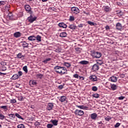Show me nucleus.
Masks as SVG:
<instances>
[{
	"label": "nucleus",
	"instance_id": "f257e3e1",
	"mask_svg": "<svg viewBox=\"0 0 128 128\" xmlns=\"http://www.w3.org/2000/svg\"><path fill=\"white\" fill-rule=\"evenodd\" d=\"M54 70L56 72L59 74L60 76H62V74H68V70H66V67H62L57 66L54 68Z\"/></svg>",
	"mask_w": 128,
	"mask_h": 128
},
{
	"label": "nucleus",
	"instance_id": "f03ea898",
	"mask_svg": "<svg viewBox=\"0 0 128 128\" xmlns=\"http://www.w3.org/2000/svg\"><path fill=\"white\" fill-rule=\"evenodd\" d=\"M91 56L94 58H100L102 56V53L96 51H93L91 53Z\"/></svg>",
	"mask_w": 128,
	"mask_h": 128
},
{
	"label": "nucleus",
	"instance_id": "7ed1b4c3",
	"mask_svg": "<svg viewBox=\"0 0 128 128\" xmlns=\"http://www.w3.org/2000/svg\"><path fill=\"white\" fill-rule=\"evenodd\" d=\"M71 12L72 14H78L80 13V9L74 6L71 8Z\"/></svg>",
	"mask_w": 128,
	"mask_h": 128
},
{
	"label": "nucleus",
	"instance_id": "20e7f679",
	"mask_svg": "<svg viewBox=\"0 0 128 128\" xmlns=\"http://www.w3.org/2000/svg\"><path fill=\"white\" fill-rule=\"evenodd\" d=\"M74 114L76 116H84V110H76L74 112Z\"/></svg>",
	"mask_w": 128,
	"mask_h": 128
},
{
	"label": "nucleus",
	"instance_id": "39448f33",
	"mask_svg": "<svg viewBox=\"0 0 128 128\" xmlns=\"http://www.w3.org/2000/svg\"><path fill=\"white\" fill-rule=\"evenodd\" d=\"M28 20L29 22H30L32 24L34 21L36 20V17H34L32 15H30V16L28 17Z\"/></svg>",
	"mask_w": 128,
	"mask_h": 128
},
{
	"label": "nucleus",
	"instance_id": "423d86ee",
	"mask_svg": "<svg viewBox=\"0 0 128 128\" xmlns=\"http://www.w3.org/2000/svg\"><path fill=\"white\" fill-rule=\"evenodd\" d=\"M24 8L27 12H28L29 14H32V11L30 6V5H26Z\"/></svg>",
	"mask_w": 128,
	"mask_h": 128
},
{
	"label": "nucleus",
	"instance_id": "0eeeda50",
	"mask_svg": "<svg viewBox=\"0 0 128 128\" xmlns=\"http://www.w3.org/2000/svg\"><path fill=\"white\" fill-rule=\"evenodd\" d=\"M100 68V66H98V64H94L92 68V70H94V72H96V70H98Z\"/></svg>",
	"mask_w": 128,
	"mask_h": 128
},
{
	"label": "nucleus",
	"instance_id": "6e6552de",
	"mask_svg": "<svg viewBox=\"0 0 128 128\" xmlns=\"http://www.w3.org/2000/svg\"><path fill=\"white\" fill-rule=\"evenodd\" d=\"M53 108H54V104L48 103L46 108V110H52Z\"/></svg>",
	"mask_w": 128,
	"mask_h": 128
},
{
	"label": "nucleus",
	"instance_id": "1a4fd4ad",
	"mask_svg": "<svg viewBox=\"0 0 128 128\" xmlns=\"http://www.w3.org/2000/svg\"><path fill=\"white\" fill-rule=\"evenodd\" d=\"M89 80H92V82H96L98 78H96V76L92 75L89 77Z\"/></svg>",
	"mask_w": 128,
	"mask_h": 128
},
{
	"label": "nucleus",
	"instance_id": "9d476101",
	"mask_svg": "<svg viewBox=\"0 0 128 128\" xmlns=\"http://www.w3.org/2000/svg\"><path fill=\"white\" fill-rule=\"evenodd\" d=\"M96 118H98V114H96V113H93L91 114L90 118H92V120H96Z\"/></svg>",
	"mask_w": 128,
	"mask_h": 128
},
{
	"label": "nucleus",
	"instance_id": "9b49d317",
	"mask_svg": "<svg viewBox=\"0 0 128 128\" xmlns=\"http://www.w3.org/2000/svg\"><path fill=\"white\" fill-rule=\"evenodd\" d=\"M58 26L60 28H68V26H66V24L62 22L59 23Z\"/></svg>",
	"mask_w": 128,
	"mask_h": 128
},
{
	"label": "nucleus",
	"instance_id": "f8f14e48",
	"mask_svg": "<svg viewBox=\"0 0 128 128\" xmlns=\"http://www.w3.org/2000/svg\"><path fill=\"white\" fill-rule=\"evenodd\" d=\"M14 38H20L22 36V34L19 32H16L14 34Z\"/></svg>",
	"mask_w": 128,
	"mask_h": 128
},
{
	"label": "nucleus",
	"instance_id": "ddd939ff",
	"mask_svg": "<svg viewBox=\"0 0 128 128\" xmlns=\"http://www.w3.org/2000/svg\"><path fill=\"white\" fill-rule=\"evenodd\" d=\"M76 108H78L80 110H88V107L84 106V105H82V106L76 105Z\"/></svg>",
	"mask_w": 128,
	"mask_h": 128
},
{
	"label": "nucleus",
	"instance_id": "4468645a",
	"mask_svg": "<svg viewBox=\"0 0 128 128\" xmlns=\"http://www.w3.org/2000/svg\"><path fill=\"white\" fill-rule=\"evenodd\" d=\"M10 6V4H8L6 6L3 8V10H4V12H9Z\"/></svg>",
	"mask_w": 128,
	"mask_h": 128
},
{
	"label": "nucleus",
	"instance_id": "2eb2a0df",
	"mask_svg": "<svg viewBox=\"0 0 128 128\" xmlns=\"http://www.w3.org/2000/svg\"><path fill=\"white\" fill-rule=\"evenodd\" d=\"M111 82H116L118 81V78L116 76H112L110 78Z\"/></svg>",
	"mask_w": 128,
	"mask_h": 128
},
{
	"label": "nucleus",
	"instance_id": "dca6fc26",
	"mask_svg": "<svg viewBox=\"0 0 128 128\" xmlns=\"http://www.w3.org/2000/svg\"><path fill=\"white\" fill-rule=\"evenodd\" d=\"M116 30H120L122 28V24L120 22H118L116 24Z\"/></svg>",
	"mask_w": 128,
	"mask_h": 128
},
{
	"label": "nucleus",
	"instance_id": "f3484780",
	"mask_svg": "<svg viewBox=\"0 0 128 128\" xmlns=\"http://www.w3.org/2000/svg\"><path fill=\"white\" fill-rule=\"evenodd\" d=\"M24 55H22V54L20 52V53H18V54H17V58H21L22 60H24Z\"/></svg>",
	"mask_w": 128,
	"mask_h": 128
},
{
	"label": "nucleus",
	"instance_id": "a211bd4d",
	"mask_svg": "<svg viewBox=\"0 0 128 128\" xmlns=\"http://www.w3.org/2000/svg\"><path fill=\"white\" fill-rule=\"evenodd\" d=\"M50 122H52V124L53 126H58V121L56 120H52L50 121Z\"/></svg>",
	"mask_w": 128,
	"mask_h": 128
},
{
	"label": "nucleus",
	"instance_id": "6ab92c4d",
	"mask_svg": "<svg viewBox=\"0 0 128 128\" xmlns=\"http://www.w3.org/2000/svg\"><path fill=\"white\" fill-rule=\"evenodd\" d=\"M21 44H22V46H23V48H28V44L26 42H22Z\"/></svg>",
	"mask_w": 128,
	"mask_h": 128
},
{
	"label": "nucleus",
	"instance_id": "aec40b11",
	"mask_svg": "<svg viewBox=\"0 0 128 128\" xmlns=\"http://www.w3.org/2000/svg\"><path fill=\"white\" fill-rule=\"evenodd\" d=\"M66 96H62L59 99L60 102H66Z\"/></svg>",
	"mask_w": 128,
	"mask_h": 128
},
{
	"label": "nucleus",
	"instance_id": "412c9836",
	"mask_svg": "<svg viewBox=\"0 0 128 128\" xmlns=\"http://www.w3.org/2000/svg\"><path fill=\"white\" fill-rule=\"evenodd\" d=\"M28 40H30V41L32 42L34 40H36V36H31L28 38Z\"/></svg>",
	"mask_w": 128,
	"mask_h": 128
},
{
	"label": "nucleus",
	"instance_id": "4be33fe9",
	"mask_svg": "<svg viewBox=\"0 0 128 128\" xmlns=\"http://www.w3.org/2000/svg\"><path fill=\"white\" fill-rule=\"evenodd\" d=\"M66 36H68V34L66 32H62L60 34V38H66Z\"/></svg>",
	"mask_w": 128,
	"mask_h": 128
},
{
	"label": "nucleus",
	"instance_id": "5701e85b",
	"mask_svg": "<svg viewBox=\"0 0 128 128\" xmlns=\"http://www.w3.org/2000/svg\"><path fill=\"white\" fill-rule=\"evenodd\" d=\"M110 88L112 90H116L118 88V86L114 84H110Z\"/></svg>",
	"mask_w": 128,
	"mask_h": 128
},
{
	"label": "nucleus",
	"instance_id": "b1692460",
	"mask_svg": "<svg viewBox=\"0 0 128 128\" xmlns=\"http://www.w3.org/2000/svg\"><path fill=\"white\" fill-rule=\"evenodd\" d=\"M15 116H16L18 118H20V120H24V118H22L20 114L18 113L15 114Z\"/></svg>",
	"mask_w": 128,
	"mask_h": 128
},
{
	"label": "nucleus",
	"instance_id": "393cba45",
	"mask_svg": "<svg viewBox=\"0 0 128 128\" xmlns=\"http://www.w3.org/2000/svg\"><path fill=\"white\" fill-rule=\"evenodd\" d=\"M104 10L106 12H110V8L108 6H104Z\"/></svg>",
	"mask_w": 128,
	"mask_h": 128
},
{
	"label": "nucleus",
	"instance_id": "a878e982",
	"mask_svg": "<svg viewBox=\"0 0 128 128\" xmlns=\"http://www.w3.org/2000/svg\"><path fill=\"white\" fill-rule=\"evenodd\" d=\"M11 78L14 80H18V75L17 74H14L12 76Z\"/></svg>",
	"mask_w": 128,
	"mask_h": 128
},
{
	"label": "nucleus",
	"instance_id": "bb28decb",
	"mask_svg": "<svg viewBox=\"0 0 128 128\" xmlns=\"http://www.w3.org/2000/svg\"><path fill=\"white\" fill-rule=\"evenodd\" d=\"M36 78H44V74H36Z\"/></svg>",
	"mask_w": 128,
	"mask_h": 128
},
{
	"label": "nucleus",
	"instance_id": "cd10ccee",
	"mask_svg": "<svg viewBox=\"0 0 128 128\" xmlns=\"http://www.w3.org/2000/svg\"><path fill=\"white\" fill-rule=\"evenodd\" d=\"M79 64H88V61L86 60H82L79 62Z\"/></svg>",
	"mask_w": 128,
	"mask_h": 128
},
{
	"label": "nucleus",
	"instance_id": "c85d7f7f",
	"mask_svg": "<svg viewBox=\"0 0 128 128\" xmlns=\"http://www.w3.org/2000/svg\"><path fill=\"white\" fill-rule=\"evenodd\" d=\"M64 65L65 66H66V68H70V66H72V64H70V63L66 62H64Z\"/></svg>",
	"mask_w": 128,
	"mask_h": 128
},
{
	"label": "nucleus",
	"instance_id": "c756f323",
	"mask_svg": "<svg viewBox=\"0 0 128 128\" xmlns=\"http://www.w3.org/2000/svg\"><path fill=\"white\" fill-rule=\"evenodd\" d=\"M76 26L74 24H70L68 26V28H70V30H76Z\"/></svg>",
	"mask_w": 128,
	"mask_h": 128
},
{
	"label": "nucleus",
	"instance_id": "7c9ffc66",
	"mask_svg": "<svg viewBox=\"0 0 128 128\" xmlns=\"http://www.w3.org/2000/svg\"><path fill=\"white\" fill-rule=\"evenodd\" d=\"M8 116H10V120H12V118H16V114L14 115V114H8Z\"/></svg>",
	"mask_w": 128,
	"mask_h": 128
},
{
	"label": "nucleus",
	"instance_id": "2f4dec72",
	"mask_svg": "<svg viewBox=\"0 0 128 128\" xmlns=\"http://www.w3.org/2000/svg\"><path fill=\"white\" fill-rule=\"evenodd\" d=\"M36 40H38V42H42V36H40V35H38L36 37Z\"/></svg>",
	"mask_w": 128,
	"mask_h": 128
},
{
	"label": "nucleus",
	"instance_id": "473e14b6",
	"mask_svg": "<svg viewBox=\"0 0 128 128\" xmlns=\"http://www.w3.org/2000/svg\"><path fill=\"white\" fill-rule=\"evenodd\" d=\"M4 118H6V116L0 113V120H4Z\"/></svg>",
	"mask_w": 128,
	"mask_h": 128
},
{
	"label": "nucleus",
	"instance_id": "72a5a7b5",
	"mask_svg": "<svg viewBox=\"0 0 128 128\" xmlns=\"http://www.w3.org/2000/svg\"><path fill=\"white\" fill-rule=\"evenodd\" d=\"M8 16L10 18V20H12V18H14V15H12V13L10 12L8 13Z\"/></svg>",
	"mask_w": 128,
	"mask_h": 128
},
{
	"label": "nucleus",
	"instance_id": "f704fd0d",
	"mask_svg": "<svg viewBox=\"0 0 128 128\" xmlns=\"http://www.w3.org/2000/svg\"><path fill=\"white\" fill-rule=\"evenodd\" d=\"M76 50V52L77 54H80V52H82V48H75Z\"/></svg>",
	"mask_w": 128,
	"mask_h": 128
},
{
	"label": "nucleus",
	"instance_id": "c9c22d12",
	"mask_svg": "<svg viewBox=\"0 0 128 128\" xmlns=\"http://www.w3.org/2000/svg\"><path fill=\"white\" fill-rule=\"evenodd\" d=\"M30 84H32V86H36V84H37L36 81L34 80L30 81Z\"/></svg>",
	"mask_w": 128,
	"mask_h": 128
},
{
	"label": "nucleus",
	"instance_id": "e433bc0d",
	"mask_svg": "<svg viewBox=\"0 0 128 128\" xmlns=\"http://www.w3.org/2000/svg\"><path fill=\"white\" fill-rule=\"evenodd\" d=\"M92 98H100V94H94L92 95Z\"/></svg>",
	"mask_w": 128,
	"mask_h": 128
},
{
	"label": "nucleus",
	"instance_id": "4c0bfd02",
	"mask_svg": "<svg viewBox=\"0 0 128 128\" xmlns=\"http://www.w3.org/2000/svg\"><path fill=\"white\" fill-rule=\"evenodd\" d=\"M23 70H24V72L28 74V66H24L23 67Z\"/></svg>",
	"mask_w": 128,
	"mask_h": 128
},
{
	"label": "nucleus",
	"instance_id": "58836bf2",
	"mask_svg": "<svg viewBox=\"0 0 128 128\" xmlns=\"http://www.w3.org/2000/svg\"><path fill=\"white\" fill-rule=\"evenodd\" d=\"M105 120H106L107 122H110V120H112V117L110 116H108L107 117L104 118Z\"/></svg>",
	"mask_w": 128,
	"mask_h": 128
},
{
	"label": "nucleus",
	"instance_id": "ea45409f",
	"mask_svg": "<svg viewBox=\"0 0 128 128\" xmlns=\"http://www.w3.org/2000/svg\"><path fill=\"white\" fill-rule=\"evenodd\" d=\"M50 60H52V58H48L45 60H44L42 61V62H44V64H48V62H50Z\"/></svg>",
	"mask_w": 128,
	"mask_h": 128
},
{
	"label": "nucleus",
	"instance_id": "a19ab883",
	"mask_svg": "<svg viewBox=\"0 0 128 128\" xmlns=\"http://www.w3.org/2000/svg\"><path fill=\"white\" fill-rule=\"evenodd\" d=\"M6 4V1H0V6H4Z\"/></svg>",
	"mask_w": 128,
	"mask_h": 128
},
{
	"label": "nucleus",
	"instance_id": "79ce46f5",
	"mask_svg": "<svg viewBox=\"0 0 128 128\" xmlns=\"http://www.w3.org/2000/svg\"><path fill=\"white\" fill-rule=\"evenodd\" d=\"M0 108H2L3 110H8V106H0Z\"/></svg>",
	"mask_w": 128,
	"mask_h": 128
},
{
	"label": "nucleus",
	"instance_id": "37998d69",
	"mask_svg": "<svg viewBox=\"0 0 128 128\" xmlns=\"http://www.w3.org/2000/svg\"><path fill=\"white\" fill-rule=\"evenodd\" d=\"M18 128H25L24 125V124H18L17 126Z\"/></svg>",
	"mask_w": 128,
	"mask_h": 128
},
{
	"label": "nucleus",
	"instance_id": "c03bdc74",
	"mask_svg": "<svg viewBox=\"0 0 128 128\" xmlns=\"http://www.w3.org/2000/svg\"><path fill=\"white\" fill-rule=\"evenodd\" d=\"M53 126H54V125L52 124H48L46 126L47 128H52Z\"/></svg>",
	"mask_w": 128,
	"mask_h": 128
},
{
	"label": "nucleus",
	"instance_id": "a18cd8bd",
	"mask_svg": "<svg viewBox=\"0 0 128 128\" xmlns=\"http://www.w3.org/2000/svg\"><path fill=\"white\" fill-rule=\"evenodd\" d=\"M69 20L70 22H74V16H70Z\"/></svg>",
	"mask_w": 128,
	"mask_h": 128
},
{
	"label": "nucleus",
	"instance_id": "49530a36",
	"mask_svg": "<svg viewBox=\"0 0 128 128\" xmlns=\"http://www.w3.org/2000/svg\"><path fill=\"white\" fill-rule=\"evenodd\" d=\"M88 24H90V26H94V22H92L90 21H88Z\"/></svg>",
	"mask_w": 128,
	"mask_h": 128
},
{
	"label": "nucleus",
	"instance_id": "de8ad7c7",
	"mask_svg": "<svg viewBox=\"0 0 128 128\" xmlns=\"http://www.w3.org/2000/svg\"><path fill=\"white\" fill-rule=\"evenodd\" d=\"M92 90H93L94 92H96V90H98V88H96V86H92Z\"/></svg>",
	"mask_w": 128,
	"mask_h": 128
},
{
	"label": "nucleus",
	"instance_id": "09e8293b",
	"mask_svg": "<svg viewBox=\"0 0 128 128\" xmlns=\"http://www.w3.org/2000/svg\"><path fill=\"white\" fill-rule=\"evenodd\" d=\"M1 70L2 72H4V70H6V67L5 66H2V68L1 69Z\"/></svg>",
	"mask_w": 128,
	"mask_h": 128
},
{
	"label": "nucleus",
	"instance_id": "8fccbe9b",
	"mask_svg": "<svg viewBox=\"0 0 128 128\" xmlns=\"http://www.w3.org/2000/svg\"><path fill=\"white\" fill-rule=\"evenodd\" d=\"M10 102L11 104H16V100L15 99L11 100Z\"/></svg>",
	"mask_w": 128,
	"mask_h": 128
},
{
	"label": "nucleus",
	"instance_id": "3c124183",
	"mask_svg": "<svg viewBox=\"0 0 128 128\" xmlns=\"http://www.w3.org/2000/svg\"><path fill=\"white\" fill-rule=\"evenodd\" d=\"M18 76H22V72L21 71H19L18 72Z\"/></svg>",
	"mask_w": 128,
	"mask_h": 128
},
{
	"label": "nucleus",
	"instance_id": "603ef678",
	"mask_svg": "<svg viewBox=\"0 0 128 128\" xmlns=\"http://www.w3.org/2000/svg\"><path fill=\"white\" fill-rule=\"evenodd\" d=\"M74 78H78L79 76L78 74H74L73 75Z\"/></svg>",
	"mask_w": 128,
	"mask_h": 128
},
{
	"label": "nucleus",
	"instance_id": "864d4df0",
	"mask_svg": "<svg viewBox=\"0 0 128 128\" xmlns=\"http://www.w3.org/2000/svg\"><path fill=\"white\" fill-rule=\"evenodd\" d=\"M120 126V124L117 122L115 126H114V128H118V126Z\"/></svg>",
	"mask_w": 128,
	"mask_h": 128
},
{
	"label": "nucleus",
	"instance_id": "5fc2aeb1",
	"mask_svg": "<svg viewBox=\"0 0 128 128\" xmlns=\"http://www.w3.org/2000/svg\"><path fill=\"white\" fill-rule=\"evenodd\" d=\"M124 96H120L118 98V100H124Z\"/></svg>",
	"mask_w": 128,
	"mask_h": 128
},
{
	"label": "nucleus",
	"instance_id": "6e6d98bb",
	"mask_svg": "<svg viewBox=\"0 0 128 128\" xmlns=\"http://www.w3.org/2000/svg\"><path fill=\"white\" fill-rule=\"evenodd\" d=\"M58 88H59L60 90H62V88H64V85H60L58 86Z\"/></svg>",
	"mask_w": 128,
	"mask_h": 128
},
{
	"label": "nucleus",
	"instance_id": "4d7b16f0",
	"mask_svg": "<svg viewBox=\"0 0 128 128\" xmlns=\"http://www.w3.org/2000/svg\"><path fill=\"white\" fill-rule=\"evenodd\" d=\"M18 100H24V97L22 96H20L18 97Z\"/></svg>",
	"mask_w": 128,
	"mask_h": 128
},
{
	"label": "nucleus",
	"instance_id": "13d9d810",
	"mask_svg": "<svg viewBox=\"0 0 128 128\" xmlns=\"http://www.w3.org/2000/svg\"><path fill=\"white\" fill-rule=\"evenodd\" d=\"M55 52H60L61 50L60 48H57L55 50Z\"/></svg>",
	"mask_w": 128,
	"mask_h": 128
},
{
	"label": "nucleus",
	"instance_id": "bf43d9fd",
	"mask_svg": "<svg viewBox=\"0 0 128 128\" xmlns=\"http://www.w3.org/2000/svg\"><path fill=\"white\" fill-rule=\"evenodd\" d=\"M40 122H35V126H40Z\"/></svg>",
	"mask_w": 128,
	"mask_h": 128
},
{
	"label": "nucleus",
	"instance_id": "052dcab7",
	"mask_svg": "<svg viewBox=\"0 0 128 128\" xmlns=\"http://www.w3.org/2000/svg\"><path fill=\"white\" fill-rule=\"evenodd\" d=\"M79 79L81 80H84V78L83 76H79Z\"/></svg>",
	"mask_w": 128,
	"mask_h": 128
},
{
	"label": "nucleus",
	"instance_id": "680f3d73",
	"mask_svg": "<svg viewBox=\"0 0 128 128\" xmlns=\"http://www.w3.org/2000/svg\"><path fill=\"white\" fill-rule=\"evenodd\" d=\"M84 24H80L78 25V28H83Z\"/></svg>",
	"mask_w": 128,
	"mask_h": 128
},
{
	"label": "nucleus",
	"instance_id": "e2e57ef3",
	"mask_svg": "<svg viewBox=\"0 0 128 128\" xmlns=\"http://www.w3.org/2000/svg\"><path fill=\"white\" fill-rule=\"evenodd\" d=\"M98 124H102V121H100V122H98Z\"/></svg>",
	"mask_w": 128,
	"mask_h": 128
},
{
	"label": "nucleus",
	"instance_id": "0e129e2a",
	"mask_svg": "<svg viewBox=\"0 0 128 128\" xmlns=\"http://www.w3.org/2000/svg\"><path fill=\"white\" fill-rule=\"evenodd\" d=\"M106 30H110V26H106Z\"/></svg>",
	"mask_w": 128,
	"mask_h": 128
},
{
	"label": "nucleus",
	"instance_id": "69168bd1",
	"mask_svg": "<svg viewBox=\"0 0 128 128\" xmlns=\"http://www.w3.org/2000/svg\"><path fill=\"white\" fill-rule=\"evenodd\" d=\"M0 74H4V76H6V73L0 72Z\"/></svg>",
	"mask_w": 128,
	"mask_h": 128
},
{
	"label": "nucleus",
	"instance_id": "338daca9",
	"mask_svg": "<svg viewBox=\"0 0 128 128\" xmlns=\"http://www.w3.org/2000/svg\"><path fill=\"white\" fill-rule=\"evenodd\" d=\"M43 2H48V0H42Z\"/></svg>",
	"mask_w": 128,
	"mask_h": 128
},
{
	"label": "nucleus",
	"instance_id": "774afa93",
	"mask_svg": "<svg viewBox=\"0 0 128 128\" xmlns=\"http://www.w3.org/2000/svg\"><path fill=\"white\" fill-rule=\"evenodd\" d=\"M0 64H4V62H0Z\"/></svg>",
	"mask_w": 128,
	"mask_h": 128
}]
</instances>
